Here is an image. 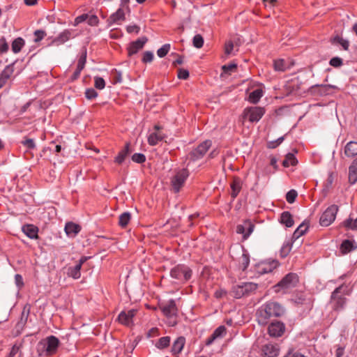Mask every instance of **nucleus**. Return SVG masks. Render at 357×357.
Returning <instances> with one entry per match:
<instances>
[{"instance_id": "11", "label": "nucleus", "mask_w": 357, "mask_h": 357, "mask_svg": "<svg viewBox=\"0 0 357 357\" xmlns=\"http://www.w3.org/2000/svg\"><path fill=\"white\" fill-rule=\"evenodd\" d=\"M211 141L206 140L201 143L196 149H193L190 153V156L192 160H197L203 158V156L208 151L209 148L211 146Z\"/></svg>"}, {"instance_id": "23", "label": "nucleus", "mask_w": 357, "mask_h": 357, "mask_svg": "<svg viewBox=\"0 0 357 357\" xmlns=\"http://www.w3.org/2000/svg\"><path fill=\"white\" fill-rule=\"evenodd\" d=\"M262 351L265 357H277L279 355V348L272 344H266Z\"/></svg>"}, {"instance_id": "24", "label": "nucleus", "mask_w": 357, "mask_h": 357, "mask_svg": "<svg viewBox=\"0 0 357 357\" xmlns=\"http://www.w3.org/2000/svg\"><path fill=\"white\" fill-rule=\"evenodd\" d=\"M279 266V262L277 260H273L272 261L266 264H263L259 267V273L260 274H266L272 272Z\"/></svg>"}, {"instance_id": "61", "label": "nucleus", "mask_w": 357, "mask_h": 357, "mask_svg": "<svg viewBox=\"0 0 357 357\" xmlns=\"http://www.w3.org/2000/svg\"><path fill=\"white\" fill-rule=\"evenodd\" d=\"M234 49V44L231 41H229L225 44V52L226 54H231Z\"/></svg>"}, {"instance_id": "52", "label": "nucleus", "mask_w": 357, "mask_h": 357, "mask_svg": "<svg viewBox=\"0 0 357 357\" xmlns=\"http://www.w3.org/2000/svg\"><path fill=\"white\" fill-rule=\"evenodd\" d=\"M153 54L151 51H146L144 53L143 57H142V62L143 63H151L153 59Z\"/></svg>"}, {"instance_id": "43", "label": "nucleus", "mask_w": 357, "mask_h": 357, "mask_svg": "<svg viewBox=\"0 0 357 357\" xmlns=\"http://www.w3.org/2000/svg\"><path fill=\"white\" fill-rule=\"evenodd\" d=\"M334 181V174L333 172H329L328 175V178L324 183V189L323 190L326 192H327L329 189L331 188L332 184Z\"/></svg>"}, {"instance_id": "21", "label": "nucleus", "mask_w": 357, "mask_h": 357, "mask_svg": "<svg viewBox=\"0 0 357 357\" xmlns=\"http://www.w3.org/2000/svg\"><path fill=\"white\" fill-rule=\"evenodd\" d=\"M64 230L68 237L73 238L81 231V227L78 224L68 222L66 224Z\"/></svg>"}, {"instance_id": "26", "label": "nucleus", "mask_w": 357, "mask_h": 357, "mask_svg": "<svg viewBox=\"0 0 357 357\" xmlns=\"http://www.w3.org/2000/svg\"><path fill=\"white\" fill-rule=\"evenodd\" d=\"M241 250V256L239 258V266L242 268L243 271L247 269L250 264V255L246 250H245L243 247L240 248Z\"/></svg>"}, {"instance_id": "25", "label": "nucleus", "mask_w": 357, "mask_h": 357, "mask_svg": "<svg viewBox=\"0 0 357 357\" xmlns=\"http://www.w3.org/2000/svg\"><path fill=\"white\" fill-rule=\"evenodd\" d=\"M22 231L29 238L35 239L38 238V229L33 225H26L22 227Z\"/></svg>"}, {"instance_id": "41", "label": "nucleus", "mask_w": 357, "mask_h": 357, "mask_svg": "<svg viewBox=\"0 0 357 357\" xmlns=\"http://www.w3.org/2000/svg\"><path fill=\"white\" fill-rule=\"evenodd\" d=\"M340 249L342 253H348L354 249L353 243L349 240H344L341 244Z\"/></svg>"}, {"instance_id": "19", "label": "nucleus", "mask_w": 357, "mask_h": 357, "mask_svg": "<svg viewBox=\"0 0 357 357\" xmlns=\"http://www.w3.org/2000/svg\"><path fill=\"white\" fill-rule=\"evenodd\" d=\"M86 62V50L84 49L82 50L77 64V68L75 72L73 73L72 75V79L75 80L77 79L82 72V70L84 69L85 64Z\"/></svg>"}, {"instance_id": "64", "label": "nucleus", "mask_w": 357, "mask_h": 357, "mask_svg": "<svg viewBox=\"0 0 357 357\" xmlns=\"http://www.w3.org/2000/svg\"><path fill=\"white\" fill-rule=\"evenodd\" d=\"M338 43L342 45L344 50H347L349 48V43L347 40H344L342 38H338Z\"/></svg>"}, {"instance_id": "47", "label": "nucleus", "mask_w": 357, "mask_h": 357, "mask_svg": "<svg viewBox=\"0 0 357 357\" xmlns=\"http://www.w3.org/2000/svg\"><path fill=\"white\" fill-rule=\"evenodd\" d=\"M94 86L97 89L102 90L105 86V82L103 78L96 76L94 77Z\"/></svg>"}, {"instance_id": "3", "label": "nucleus", "mask_w": 357, "mask_h": 357, "mask_svg": "<svg viewBox=\"0 0 357 357\" xmlns=\"http://www.w3.org/2000/svg\"><path fill=\"white\" fill-rule=\"evenodd\" d=\"M59 345V338L54 335H50L38 342L37 349L40 355L50 356L57 352Z\"/></svg>"}, {"instance_id": "31", "label": "nucleus", "mask_w": 357, "mask_h": 357, "mask_svg": "<svg viewBox=\"0 0 357 357\" xmlns=\"http://www.w3.org/2000/svg\"><path fill=\"white\" fill-rule=\"evenodd\" d=\"M280 222L287 227H291L294 223L292 215L289 211L282 213L280 215Z\"/></svg>"}, {"instance_id": "12", "label": "nucleus", "mask_w": 357, "mask_h": 357, "mask_svg": "<svg viewBox=\"0 0 357 357\" xmlns=\"http://www.w3.org/2000/svg\"><path fill=\"white\" fill-rule=\"evenodd\" d=\"M162 313L167 318H174L177 316L178 309L174 300L171 299L166 303L160 306Z\"/></svg>"}, {"instance_id": "5", "label": "nucleus", "mask_w": 357, "mask_h": 357, "mask_svg": "<svg viewBox=\"0 0 357 357\" xmlns=\"http://www.w3.org/2000/svg\"><path fill=\"white\" fill-rule=\"evenodd\" d=\"M170 275L181 282H185L191 278L192 271L187 266L178 264L171 270Z\"/></svg>"}, {"instance_id": "2", "label": "nucleus", "mask_w": 357, "mask_h": 357, "mask_svg": "<svg viewBox=\"0 0 357 357\" xmlns=\"http://www.w3.org/2000/svg\"><path fill=\"white\" fill-rule=\"evenodd\" d=\"M299 282L298 276L296 273H289L284 276L282 280L273 287V289L276 294H285L289 293L292 289L296 287Z\"/></svg>"}, {"instance_id": "37", "label": "nucleus", "mask_w": 357, "mask_h": 357, "mask_svg": "<svg viewBox=\"0 0 357 357\" xmlns=\"http://www.w3.org/2000/svg\"><path fill=\"white\" fill-rule=\"evenodd\" d=\"M131 219V214L129 212H124L119 215V225L121 227H126Z\"/></svg>"}, {"instance_id": "28", "label": "nucleus", "mask_w": 357, "mask_h": 357, "mask_svg": "<svg viewBox=\"0 0 357 357\" xmlns=\"http://www.w3.org/2000/svg\"><path fill=\"white\" fill-rule=\"evenodd\" d=\"M125 20V10L120 7L115 13L109 17V21L112 24H119L120 21Z\"/></svg>"}, {"instance_id": "10", "label": "nucleus", "mask_w": 357, "mask_h": 357, "mask_svg": "<svg viewBox=\"0 0 357 357\" xmlns=\"http://www.w3.org/2000/svg\"><path fill=\"white\" fill-rule=\"evenodd\" d=\"M343 286H340L337 287L332 293L331 296V303L332 304V307L335 310H339L342 309L346 304V298L342 296H338V294L341 292Z\"/></svg>"}, {"instance_id": "7", "label": "nucleus", "mask_w": 357, "mask_h": 357, "mask_svg": "<svg viewBox=\"0 0 357 357\" xmlns=\"http://www.w3.org/2000/svg\"><path fill=\"white\" fill-rule=\"evenodd\" d=\"M258 284L254 282H243L234 287V293L236 298H241L255 292Z\"/></svg>"}, {"instance_id": "16", "label": "nucleus", "mask_w": 357, "mask_h": 357, "mask_svg": "<svg viewBox=\"0 0 357 357\" xmlns=\"http://www.w3.org/2000/svg\"><path fill=\"white\" fill-rule=\"evenodd\" d=\"M14 63L7 65L0 73V89L3 88L13 75Z\"/></svg>"}, {"instance_id": "53", "label": "nucleus", "mask_w": 357, "mask_h": 357, "mask_svg": "<svg viewBox=\"0 0 357 357\" xmlns=\"http://www.w3.org/2000/svg\"><path fill=\"white\" fill-rule=\"evenodd\" d=\"M46 36V33L43 30H36L34 32V41L36 43H38L43 40L44 37Z\"/></svg>"}, {"instance_id": "1", "label": "nucleus", "mask_w": 357, "mask_h": 357, "mask_svg": "<svg viewBox=\"0 0 357 357\" xmlns=\"http://www.w3.org/2000/svg\"><path fill=\"white\" fill-rule=\"evenodd\" d=\"M285 307L280 303L269 301L262 304L256 312L257 323L261 326L268 324L271 318H278L285 314Z\"/></svg>"}, {"instance_id": "54", "label": "nucleus", "mask_w": 357, "mask_h": 357, "mask_svg": "<svg viewBox=\"0 0 357 357\" xmlns=\"http://www.w3.org/2000/svg\"><path fill=\"white\" fill-rule=\"evenodd\" d=\"M22 144L29 149H33L36 147V144L33 139H26L23 140Z\"/></svg>"}, {"instance_id": "46", "label": "nucleus", "mask_w": 357, "mask_h": 357, "mask_svg": "<svg viewBox=\"0 0 357 357\" xmlns=\"http://www.w3.org/2000/svg\"><path fill=\"white\" fill-rule=\"evenodd\" d=\"M193 45L197 48H201L204 45V38L200 34H197L193 37Z\"/></svg>"}, {"instance_id": "17", "label": "nucleus", "mask_w": 357, "mask_h": 357, "mask_svg": "<svg viewBox=\"0 0 357 357\" xmlns=\"http://www.w3.org/2000/svg\"><path fill=\"white\" fill-rule=\"evenodd\" d=\"M268 334L271 337H280L285 331V326L281 321L272 322L268 328Z\"/></svg>"}, {"instance_id": "9", "label": "nucleus", "mask_w": 357, "mask_h": 357, "mask_svg": "<svg viewBox=\"0 0 357 357\" xmlns=\"http://www.w3.org/2000/svg\"><path fill=\"white\" fill-rule=\"evenodd\" d=\"M137 309L123 310L119 313L117 320L121 324L127 327H131L134 324L133 319L137 314Z\"/></svg>"}, {"instance_id": "33", "label": "nucleus", "mask_w": 357, "mask_h": 357, "mask_svg": "<svg viewBox=\"0 0 357 357\" xmlns=\"http://www.w3.org/2000/svg\"><path fill=\"white\" fill-rule=\"evenodd\" d=\"M308 229V225L305 222L301 223L294 231L292 235V240L296 241L303 236Z\"/></svg>"}, {"instance_id": "4", "label": "nucleus", "mask_w": 357, "mask_h": 357, "mask_svg": "<svg viewBox=\"0 0 357 357\" xmlns=\"http://www.w3.org/2000/svg\"><path fill=\"white\" fill-rule=\"evenodd\" d=\"M265 109L261 107H248L243 109L241 114V121L244 123L245 119H248L250 123H257L260 121Z\"/></svg>"}, {"instance_id": "49", "label": "nucleus", "mask_w": 357, "mask_h": 357, "mask_svg": "<svg viewBox=\"0 0 357 357\" xmlns=\"http://www.w3.org/2000/svg\"><path fill=\"white\" fill-rule=\"evenodd\" d=\"M132 160L135 162L141 164L146 161V156L143 153H137L132 155Z\"/></svg>"}, {"instance_id": "13", "label": "nucleus", "mask_w": 357, "mask_h": 357, "mask_svg": "<svg viewBox=\"0 0 357 357\" xmlns=\"http://www.w3.org/2000/svg\"><path fill=\"white\" fill-rule=\"evenodd\" d=\"M75 37L74 31L70 29H65L63 31L61 32L58 36L54 38L50 45L59 46L61 45L64 44L66 42L68 41L70 39L73 38Z\"/></svg>"}, {"instance_id": "20", "label": "nucleus", "mask_w": 357, "mask_h": 357, "mask_svg": "<svg viewBox=\"0 0 357 357\" xmlns=\"http://www.w3.org/2000/svg\"><path fill=\"white\" fill-rule=\"evenodd\" d=\"M226 327L225 326H220L213 331L211 335L206 339V345L209 346L212 344L215 340L223 337L226 335Z\"/></svg>"}, {"instance_id": "59", "label": "nucleus", "mask_w": 357, "mask_h": 357, "mask_svg": "<svg viewBox=\"0 0 357 357\" xmlns=\"http://www.w3.org/2000/svg\"><path fill=\"white\" fill-rule=\"evenodd\" d=\"M8 50V45L4 38H0V53L6 52Z\"/></svg>"}, {"instance_id": "56", "label": "nucleus", "mask_w": 357, "mask_h": 357, "mask_svg": "<svg viewBox=\"0 0 357 357\" xmlns=\"http://www.w3.org/2000/svg\"><path fill=\"white\" fill-rule=\"evenodd\" d=\"M189 77V72L186 69L180 68L178 70V77L181 79H187Z\"/></svg>"}, {"instance_id": "51", "label": "nucleus", "mask_w": 357, "mask_h": 357, "mask_svg": "<svg viewBox=\"0 0 357 357\" xmlns=\"http://www.w3.org/2000/svg\"><path fill=\"white\" fill-rule=\"evenodd\" d=\"M98 93L96 91L92 88L87 89L85 91V96L89 100H92L96 98L98 96Z\"/></svg>"}, {"instance_id": "14", "label": "nucleus", "mask_w": 357, "mask_h": 357, "mask_svg": "<svg viewBox=\"0 0 357 357\" xmlns=\"http://www.w3.org/2000/svg\"><path fill=\"white\" fill-rule=\"evenodd\" d=\"M254 229L255 225L250 220H245L243 224L237 225L236 232L242 234L243 239L246 240L253 232Z\"/></svg>"}, {"instance_id": "40", "label": "nucleus", "mask_w": 357, "mask_h": 357, "mask_svg": "<svg viewBox=\"0 0 357 357\" xmlns=\"http://www.w3.org/2000/svg\"><path fill=\"white\" fill-rule=\"evenodd\" d=\"M349 181L354 185L357 181V166L351 165L349 169Z\"/></svg>"}, {"instance_id": "39", "label": "nucleus", "mask_w": 357, "mask_h": 357, "mask_svg": "<svg viewBox=\"0 0 357 357\" xmlns=\"http://www.w3.org/2000/svg\"><path fill=\"white\" fill-rule=\"evenodd\" d=\"M170 340L169 336L162 337L155 343V347L159 349H164L169 346Z\"/></svg>"}, {"instance_id": "58", "label": "nucleus", "mask_w": 357, "mask_h": 357, "mask_svg": "<svg viewBox=\"0 0 357 357\" xmlns=\"http://www.w3.org/2000/svg\"><path fill=\"white\" fill-rule=\"evenodd\" d=\"M329 63L333 67H340L342 65V60L339 57H333L330 60Z\"/></svg>"}, {"instance_id": "8", "label": "nucleus", "mask_w": 357, "mask_h": 357, "mask_svg": "<svg viewBox=\"0 0 357 357\" xmlns=\"http://www.w3.org/2000/svg\"><path fill=\"white\" fill-rule=\"evenodd\" d=\"M338 206L333 204L328 206L322 213L319 219V223L323 227L329 226L336 218Z\"/></svg>"}, {"instance_id": "32", "label": "nucleus", "mask_w": 357, "mask_h": 357, "mask_svg": "<svg viewBox=\"0 0 357 357\" xmlns=\"http://www.w3.org/2000/svg\"><path fill=\"white\" fill-rule=\"evenodd\" d=\"M263 96V91L261 89H257L252 91L248 96V101L252 104L257 103Z\"/></svg>"}, {"instance_id": "38", "label": "nucleus", "mask_w": 357, "mask_h": 357, "mask_svg": "<svg viewBox=\"0 0 357 357\" xmlns=\"http://www.w3.org/2000/svg\"><path fill=\"white\" fill-rule=\"evenodd\" d=\"M342 226L347 230H357V218L355 220L347 218L342 222Z\"/></svg>"}, {"instance_id": "50", "label": "nucleus", "mask_w": 357, "mask_h": 357, "mask_svg": "<svg viewBox=\"0 0 357 357\" xmlns=\"http://www.w3.org/2000/svg\"><path fill=\"white\" fill-rule=\"evenodd\" d=\"M237 65L236 63H229L228 65H224L222 67V71L226 74H231L236 69Z\"/></svg>"}, {"instance_id": "30", "label": "nucleus", "mask_w": 357, "mask_h": 357, "mask_svg": "<svg viewBox=\"0 0 357 357\" xmlns=\"http://www.w3.org/2000/svg\"><path fill=\"white\" fill-rule=\"evenodd\" d=\"M130 153V144L127 143L124 148L119 151L118 155L116 156L114 159V162L121 165L123 162L126 158L128 156V155Z\"/></svg>"}, {"instance_id": "63", "label": "nucleus", "mask_w": 357, "mask_h": 357, "mask_svg": "<svg viewBox=\"0 0 357 357\" xmlns=\"http://www.w3.org/2000/svg\"><path fill=\"white\" fill-rule=\"evenodd\" d=\"M87 18H88V15H86V14H83V15H81L77 17L75 20V25L84 22L85 20H87Z\"/></svg>"}, {"instance_id": "36", "label": "nucleus", "mask_w": 357, "mask_h": 357, "mask_svg": "<svg viewBox=\"0 0 357 357\" xmlns=\"http://www.w3.org/2000/svg\"><path fill=\"white\" fill-rule=\"evenodd\" d=\"M298 160L293 153H289L286 155L285 159L282 162L284 167L294 166L297 164Z\"/></svg>"}, {"instance_id": "29", "label": "nucleus", "mask_w": 357, "mask_h": 357, "mask_svg": "<svg viewBox=\"0 0 357 357\" xmlns=\"http://www.w3.org/2000/svg\"><path fill=\"white\" fill-rule=\"evenodd\" d=\"M185 343V337H178L173 343L172 347V352L174 354H178L181 352Z\"/></svg>"}, {"instance_id": "62", "label": "nucleus", "mask_w": 357, "mask_h": 357, "mask_svg": "<svg viewBox=\"0 0 357 357\" xmlns=\"http://www.w3.org/2000/svg\"><path fill=\"white\" fill-rule=\"evenodd\" d=\"M283 140H284V137H279L276 141H273V142H269L268 147L271 148V149H274L277 146L280 144L282 142Z\"/></svg>"}, {"instance_id": "6", "label": "nucleus", "mask_w": 357, "mask_h": 357, "mask_svg": "<svg viewBox=\"0 0 357 357\" xmlns=\"http://www.w3.org/2000/svg\"><path fill=\"white\" fill-rule=\"evenodd\" d=\"M189 176L187 169L178 170L171 178V185L174 192H178Z\"/></svg>"}, {"instance_id": "44", "label": "nucleus", "mask_w": 357, "mask_h": 357, "mask_svg": "<svg viewBox=\"0 0 357 357\" xmlns=\"http://www.w3.org/2000/svg\"><path fill=\"white\" fill-rule=\"evenodd\" d=\"M273 66L276 71H284L286 69V63L283 59L274 61Z\"/></svg>"}, {"instance_id": "45", "label": "nucleus", "mask_w": 357, "mask_h": 357, "mask_svg": "<svg viewBox=\"0 0 357 357\" xmlns=\"http://www.w3.org/2000/svg\"><path fill=\"white\" fill-rule=\"evenodd\" d=\"M170 50L169 44H165L160 48H159L157 51V55L160 58H162L165 56Z\"/></svg>"}, {"instance_id": "60", "label": "nucleus", "mask_w": 357, "mask_h": 357, "mask_svg": "<svg viewBox=\"0 0 357 357\" xmlns=\"http://www.w3.org/2000/svg\"><path fill=\"white\" fill-rule=\"evenodd\" d=\"M318 86L323 89L322 92L326 95L330 93V89L336 88V86L331 84H321Z\"/></svg>"}, {"instance_id": "48", "label": "nucleus", "mask_w": 357, "mask_h": 357, "mask_svg": "<svg viewBox=\"0 0 357 357\" xmlns=\"http://www.w3.org/2000/svg\"><path fill=\"white\" fill-rule=\"evenodd\" d=\"M297 196H298L297 192L295 190H291L287 193L286 199L288 203L292 204L295 202Z\"/></svg>"}, {"instance_id": "34", "label": "nucleus", "mask_w": 357, "mask_h": 357, "mask_svg": "<svg viewBox=\"0 0 357 357\" xmlns=\"http://www.w3.org/2000/svg\"><path fill=\"white\" fill-rule=\"evenodd\" d=\"M81 268L80 265H75L74 266H70L67 271V275L73 279H79L81 277Z\"/></svg>"}, {"instance_id": "27", "label": "nucleus", "mask_w": 357, "mask_h": 357, "mask_svg": "<svg viewBox=\"0 0 357 357\" xmlns=\"http://www.w3.org/2000/svg\"><path fill=\"white\" fill-rule=\"evenodd\" d=\"M230 187L231 189V196L234 199L238 196L242 188L241 179L238 177L234 178Z\"/></svg>"}, {"instance_id": "57", "label": "nucleus", "mask_w": 357, "mask_h": 357, "mask_svg": "<svg viewBox=\"0 0 357 357\" xmlns=\"http://www.w3.org/2000/svg\"><path fill=\"white\" fill-rule=\"evenodd\" d=\"M126 31L128 33H138L140 31V28L136 24H130L126 26Z\"/></svg>"}, {"instance_id": "42", "label": "nucleus", "mask_w": 357, "mask_h": 357, "mask_svg": "<svg viewBox=\"0 0 357 357\" xmlns=\"http://www.w3.org/2000/svg\"><path fill=\"white\" fill-rule=\"evenodd\" d=\"M292 247V243L289 241H285L280 250V255L282 257H285L290 252Z\"/></svg>"}, {"instance_id": "15", "label": "nucleus", "mask_w": 357, "mask_h": 357, "mask_svg": "<svg viewBox=\"0 0 357 357\" xmlns=\"http://www.w3.org/2000/svg\"><path fill=\"white\" fill-rule=\"evenodd\" d=\"M155 132H151L148 137V143L151 146H155L160 142L166 138V135L162 133L160 130V127L158 125L154 126Z\"/></svg>"}, {"instance_id": "18", "label": "nucleus", "mask_w": 357, "mask_h": 357, "mask_svg": "<svg viewBox=\"0 0 357 357\" xmlns=\"http://www.w3.org/2000/svg\"><path fill=\"white\" fill-rule=\"evenodd\" d=\"M148 41V38L146 36L139 38L134 42H132L128 47V52L129 56L137 54L140 50H142L144 45Z\"/></svg>"}, {"instance_id": "35", "label": "nucleus", "mask_w": 357, "mask_h": 357, "mask_svg": "<svg viewBox=\"0 0 357 357\" xmlns=\"http://www.w3.org/2000/svg\"><path fill=\"white\" fill-rule=\"evenodd\" d=\"M25 42L22 38H17L15 39L11 45L12 51L15 53H19L22 47L24 46Z\"/></svg>"}, {"instance_id": "55", "label": "nucleus", "mask_w": 357, "mask_h": 357, "mask_svg": "<svg viewBox=\"0 0 357 357\" xmlns=\"http://www.w3.org/2000/svg\"><path fill=\"white\" fill-rule=\"evenodd\" d=\"M87 23L90 26H96L99 23L98 17L96 15H92L91 16H88Z\"/></svg>"}, {"instance_id": "22", "label": "nucleus", "mask_w": 357, "mask_h": 357, "mask_svg": "<svg viewBox=\"0 0 357 357\" xmlns=\"http://www.w3.org/2000/svg\"><path fill=\"white\" fill-rule=\"evenodd\" d=\"M344 153L348 158H354L357 155V142H348L344 146Z\"/></svg>"}]
</instances>
